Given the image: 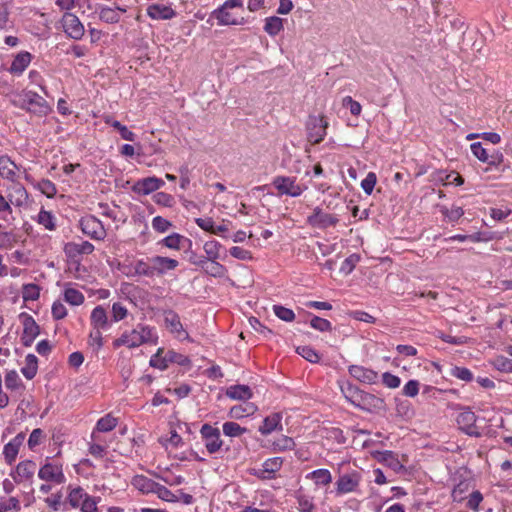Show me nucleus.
<instances>
[{
	"mask_svg": "<svg viewBox=\"0 0 512 512\" xmlns=\"http://www.w3.org/2000/svg\"><path fill=\"white\" fill-rule=\"evenodd\" d=\"M162 351V349H159L158 352L151 357L150 365L160 370H165L168 367V360H166V355L163 357L160 356Z\"/></svg>",
	"mask_w": 512,
	"mask_h": 512,
	"instance_id": "obj_61",
	"label": "nucleus"
},
{
	"mask_svg": "<svg viewBox=\"0 0 512 512\" xmlns=\"http://www.w3.org/2000/svg\"><path fill=\"white\" fill-rule=\"evenodd\" d=\"M61 22L65 33L69 37L75 40H79L83 37L84 26L76 15L66 12L62 17Z\"/></svg>",
	"mask_w": 512,
	"mask_h": 512,
	"instance_id": "obj_8",
	"label": "nucleus"
},
{
	"mask_svg": "<svg viewBox=\"0 0 512 512\" xmlns=\"http://www.w3.org/2000/svg\"><path fill=\"white\" fill-rule=\"evenodd\" d=\"M182 240H185V238L180 235V234H177V233H174L172 235H169L167 237H165L163 240H162V243L164 246L170 248V249H180V242Z\"/></svg>",
	"mask_w": 512,
	"mask_h": 512,
	"instance_id": "obj_56",
	"label": "nucleus"
},
{
	"mask_svg": "<svg viewBox=\"0 0 512 512\" xmlns=\"http://www.w3.org/2000/svg\"><path fill=\"white\" fill-rule=\"evenodd\" d=\"M106 123L110 124L113 128L117 129L122 139L127 141L135 140L136 135L132 131H130L125 125H122L119 121L114 120L110 122L109 120H107Z\"/></svg>",
	"mask_w": 512,
	"mask_h": 512,
	"instance_id": "obj_46",
	"label": "nucleus"
},
{
	"mask_svg": "<svg viewBox=\"0 0 512 512\" xmlns=\"http://www.w3.org/2000/svg\"><path fill=\"white\" fill-rule=\"evenodd\" d=\"M127 335L129 337V348H134L151 339V329L138 325L136 329H133Z\"/></svg>",
	"mask_w": 512,
	"mask_h": 512,
	"instance_id": "obj_17",
	"label": "nucleus"
},
{
	"mask_svg": "<svg viewBox=\"0 0 512 512\" xmlns=\"http://www.w3.org/2000/svg\"><path fill=\"white\" fill-rule=\"evenodd\" d=\"M281 419V413H273L270 416H267L259 427V432L262 435H268L275 430H282Z\"/></svg>",
	"mask_w": 512,
	"mask_h": 512,
	"instance_id": "obj_21",
	"label": "nucleus"
},
{
	"mask_svg": "<svg viewBox=\"0 0 512 512\" xmlns=\"http://www.w3.org/2000/svg\"><path fill=\"white\" fill-rule=\"evenodd\" d=\"M451 375L460 380L466 381V382H470L473 380L472 372L468 368H465V367L455 366L451 370Z\"/></svg>",
	"mask_w": 512,
	"mask_h": 512,
	"instance_id": "obj_55",
	"label": "nucleus"
},
{
	"mask_svg": "<svg viewBox=\"0 0 512 512\" xmlns=\"http://www.w3.org/2000/svg\"><path fill=\"white\" fill-rule=\"evenodd\" d=\"M360 261V255L359 254H351L349 257H347L342 265H341V268H340V271L342 273H344L345 275H348L350 274L355 266L357 265V263Z\"/></svg>",
	"mask_w": 512,
	"mask_h": 512,
	"instance_id": "obj_48",
	"label": "nucleus"
},
{
	"mask_svg": "<svg viewBox=\"0 0 512 512\" xmlns=\"http://www.w3.org/2000/svg\"><path fill=\"white\" fill-rule=\"evenodd\" d=\"M247 431L246 428L244 427H241L238 423L236 422H225L223 424V433L226 435V436H229V437H237V436H240L242 435L243 433H245Z\"/></svg>",
	"mask_w": 512,
	"mask_h": 512,
	"instance_id": "obj_43",
	"label": "nucleus"
},
{
	"mask_svg": "<svg viewBox=\"0 0 512 512\" xmlns=\"http://www.w3.org/2000/svg\"><path fill=\"white\" fill-rule=\"evenodd\" d=\"M328 122L324 116H310L307 121L308 140L313 144L320 143L325 135Z\"/></svg>",
	"mask_w": 512,
	"mask_h": 512,
	"instance_id": "obj_2",
	"label": "nucleus"
},
{
	"mask_svg": "<svg viewBox=\"0 0 512 512\" xmlns=\"http://www.w3.org/2000/svg\"><path fill=\"white\" fill-rule=\"evenodd\" d=\"M19 317L23 325L21 342L25 347H30L39 335L40 327L34 318L25 312L21 313Z\"/></svg>",
	"mask_w": 512,
	"mask_h": 512,
	"instance_id": "obj_4",
	"label": "nucleus"
},
{
	"mask_svg": "<svg viewBox=\"0 0 512 512\" xmlns=\"http://www.w3.org/2000/svg\"><path fill=\"white\" fill-rule=\"evenodd\" d=\"M226 395L235 400H248L252 397V391L247 385H234L226 390Z\"/></svg>",
	"mask_w": 512,
	"mask_h": 512,
	"instance_id": "obj_24",
	"label": "nucleus"
},
{
	"mask_svg": "<svg viewBox=\"0 0 512 512\" xmlns=\"http://www.w3.org/2000/svg\"><path fill=\"white\" fill-rule=\"evenodd\" d=\"M147 15L156 20H169L176 16V12L170 6L152 4L147 8Z\"/></svg>",
	"mask_w": 512,
	"mask_h": 512,
	"instance_id": "obj_19",
	"label": "nucleus"
},
{
	"mask_svg": "<svg viewBox=\"0 0 512 512\" xmlns=\"http://www.w3.org/2000/svg\"><path fill=\"white\" fill-rule=\"evenodd\" d=\"M255 410H256V406L251 403H247L245 405H242V404L235 405V406L231 407V409L229 411V416L234 419H239L244 416L253 414L255 412Z\"/></svg>",
	"mask_w": 512,
	"mask_h": 512,
	"instance_id": "obj_33",
	"label": "nucleus"
},
{
	"mask_svg": "<svg viewBox=\"0 0 512 512\" xmlns=\"http://www.w3.org/2000/svg\"><path fill=\"white\" fill-rule=\"evenodd\" d=\"M31 61L29 52H21L14 58L9 71L14 74H21Z\"/></svg>",
	"mask_w": 512,
	"mask_h": 512,
	"instance_id": "obj_26",
	"label": "nucleus"
},
{
	"mask_svg": "<svg viewBox=\"0 0 512 512\" xmlns=\"http://www.w3.org/2000/svg\"><path fill=\"white\" fill-rule=\"evenodd\" d=\"M493 366L501 372H512V359L504 356H497L493 362Z\"/></svg>",
	"mask_w": 512,
	"mask_h": 512,
	"instance_id": "obj_52",
	"label": "nucleus"
},
{
	"mask_svg": "<svg viewBox=\"0 0 512 512\" xmlns=\"http://www.w3.org/2000/svg\"><path fill=\"white\" fill-rule=\"evenodd\" d=\"M310 325L312 328L320 332L330 331L332 329L330 321L318 316H313L310 321Z\"/></svg>",
	"mask_w": 512,
	"mask_h": 512,
	"instance_id": "obj_53",
	"label": "nucleus"
},
{
	"mask_svg": "<svg viewBox=\"0 0 512 512\" xmlns=\"http://www.w3.org/2000/svg\"><path fill=\"white\" fill-rule=\"evenodd\" d=\"M419 382L417 380H409L403 387V395L407 397H415L419 393Z\"/></svg>",
	"mask_w": 512,
	"mask_h": 512,
	"instance_id": "obj_63",
	"label": "nucleus"
},
{
	"mask_svg": "<svg viewBox=\"0 0 512 512\" xmlns=\"http://www.w3.org/2000/svg\"><path fill=\"white\" fill-rule=\"evenodd\" d=\"M5 386L9 390L24 389V385L15 370H11L6 374Z\"/></svg>",
	"mask_w": 512,
	"mask_h": 512,
	"instance_id": "obj_39",
	"label": "nucleus"
},
{
	"mask_svg": "<svg viewBox=\"0 0 512 512\" xmlns=\"http://www.w3.org/2000/svg\"><path fill=\"white\" fill-rule=\"evenodd\" d=\"M171 226L172 223L161 216H156L152 220L153 229L159 233L166 232Z\"/></svg>",
	"mask_w": 512,
	"mask_h": 512,
	"instance_id": "obj_58",
	"label": "nucleus"
},
{
	"mask_svg": "<svg viewBox=\"0 0 512 512\" xmlns=\"http://www.w3.org/2000/svg\"><path fill=\"white\" fill-rule=\"evenodd\" d=\"M340 389L345 399L354 406H356L357 401L362 393V390H360L357 386L351 383H345L341 385Z\"/></svg>",
	"mask_w": 512,
	"mask_h": 512,
	"instance_id": "obj_28",
	"label": "nucleus"
},
{
	"mask_svg": "<svg viewBox=\"0 0 512 512\" xmlns=\"http://www.w3.org/2000/svg\"><path fill=\"white\" fill-rule=\"evenodd\" d=\"M376 182L377 177L375 173L369 172L365 179L362 180L361 187L366 194L370 195L375 187Z\"/></svg>",
	"mask_w": 512,
	"mask_h": 512,
	"instance_id": "obj_59",
	"label": "nucleus"
},
{
	"mask_svg": "<svg viewBox=\"0 0 512 512\" xmlns=\"http://www.w3.org/2000/svg\"><path fill=\"white\" fill-rule=\"evenodd\" d=\"M25 440V434L23 432L17 434L10 442H8L3 449V454L6 462L11 465L15 460L19 452V448Z\"/></svg>",
	"mask_w": 512,
	"mask_h": 512,
	"instance_id": "obj_16",
	"label": "nucleus"
},
{
	"mask_svg": "<svg viewBox=\"0 0 512 512\" xmlns=\"http://www.w3.org/2000/svg\"><path fill=\"white\" fill-rule=\"evenodd\" d=\"M86 495L87 493L81 487H76L70 491L67 500L73 508H77L80 507Z\"/></svg>",
	"mask_w": 512,
	"mask_h": 512,
	"instance_id": "obj_40",
	"label": "nucleus"
},
{
	"mask_svg": "<svg viewBox=\"0 0 512 512\" xmlns=\"http://www.w3.org/2000/svg\"><path fill=\"white\" fill-rule=\"evenodd\" d=\"M166 360H168V363H176L180 366H189L191 364V361L187 356L173 350L166 352Z\"/></svg>",
	"mask_w": 512,
	"mask_h": 512,
	"instance_id": "obj_45",
	"label": "nucleus"
},
{
	"mask_svg": "<svg viewBox=\"0 0 512 512\" xmlns=\"http://www.w3.org/2000/svg\"><path fill=\"white\" fill-rule=\"evenodd\" d=\"M82 232L94 240H103L106 237V230L102 222L95 216H86L80 220Z\"/></svg>",
	"mask_w": 512,
	"mask_h": 512,
	"instance_id": "obj_3",
	"label": "nucleus"
},
{
	"mask_svg": "<svg viewBox=\"0 0 512 512\" xmlns=\"http://www.w3.org/2000/svg\"><path fill=\"white\" fill-rule=\"evenodd\" d=\"M382 382L388 388H397L400 385V378L396 375H393L389 372H385L382 375Z\"/></svg>",
	"mask_w": 512,
	"mask_h": 512,
	"instance_id": "obj_64",
	"label": "nucleus"
},
{
	"mask_svg": "<svg viewBox=\"0 0 512 512\" xmlns=\"http://www.w3.org/2000/svg\"><path fill=\"white\" fill-rule=\"evenodd\" d=\"M90 319L95 329L104 328L108 323L106 310L100 305L93 309Z\"/></svg>",
	"mask_w": 512,
	"mask_h": 512,
	"instance_id": "obj_27",
	"label": "nucleus"
},
{
	"mask_svg": "<svg viewBox=\"0 0 512 512\" xmlns=\"http://www.w3.org/2000/svg\"><path fill=\"white\" fill-rule=\"evenodd\" d=\"M117 425V419L107 414L106 416L100 418L96 425V430L98 432H109L113 430Z\"/></svg>",
	"mask_w": 512,
	"mask_h": 512,
	"instance_id": "obj_36",
	"label": "nucleus"
},
{
	"mask_svg": "<svg viewBox=\"0 0 512 512\" xmlns=\"http://www.w3.org/2000/svg\"><path fill=\"white\" fill-rule=\"evenodd\" d=\"M53 219H54L53 215L46 210L42 209L38 214L39 224L43 225L48 230L55 229V224L53 222Z\"/></svg>",
	"mask_w": 512,
	"mask_h": 512,
	"instance_id": "obj_54",
	"label": "nucleus"
},
{
	"mask_svg": "<svg viewBox=\"0 0 512 512\" xmlns=\"http://www.w3.org/2000/svg\"><path fill=\"white\" fill-rule=\"evenodd\" d=\"M134 271L135 274L139 276H146V277H154V268L152 263V257L148 258L147 261L144 260H138L134 264Z\"/></svg>",
	"mask_w": 512,
	"mask_h": 512,
	"instance_id": "obj_29",
	"label": "nucleus"
},
{
	"mask_svg": "<svg viewBox=\"0 0 512 512\" xmlns=\"http://www.w3.org/2000/svg\"><path fill=\"white\" fill-rule=\"evenodd\" d=\"M296 352L311 363H317L320 360L318 352L310 346H299Z\"/></svg>",
	"mask_w": 512,
	"mask_h": 512,
	"instance_id": "obj_42",
	"label": "nucleus"
},
{
	"mask_svg": "<svg viewBox=\"0 0 512 512\" xmlns=\"http://www.w3.org/2000/svg\"><path fill=\"white\" fill-rule=\"evenodd\" d=\"M360 482V475L357 472L344 474L336 482L337 494H346L355 491Z\"/></svg>",
	"mask_w": 512,
	"mask_h": 512,
	"instance_id": "obj_13",
	"label": "nucleus"
},
{
	"mask_svg": "<svg viewBox=\"0 0 512 512\" xmlns=\"http://www.w3.org/2000/svg\"><path fill=\"white\" fill-rule=\"evenodd\" d=\"M152 263L155 275H163L168 270H174L178 266V261L163 256H153Z\"/></svg>",
	"mask_w": 512,
	"mask_h": 512,
	"instance_id": "obj_20",
	"label": "nucleus"
},
{
	"mask_svg": "<svg viewBox=\"0 0 512 512\" xmlns=\"http://www.w3.org/2000/svg\"><path fill=\"white\" fill-rule=\"evenodd\" d=\"M477 417L474 412L465 410L457 416L456 422L461 431L469 436L480 437L481 433L475 425Z\"/></svg>",
	"mask_w": 512,
	"mask_h": 512,
	"instance_id": "obj_9",
	"label": "nucleus"
},
{
	"mask_svg": "<svg viewBox=\"0 0 512 512\" xmlns=\"http://www.w3.org/2000/svg\"><path fill=\"white\" fill-rule=\"evenodd\" d=\"M132 484L136 489L146 494L155 493L156 487L158 485L157 482L142 475L135 476L133 478Z\"/></svg>",
	"mask_w": 512,
	"mask_h": 512,
	"instance_id": "obj_25",
	"label": "nucleus"
},
{
	"mask_svg": "<svg viewBox=\"0 0 512 512\" xmlns=\"http://www.w3.org/2000/svg\"><path fill=\"white\" fill-rule=\"evenodd\" d=\"M15 103L22 109L35 114H41L45 112L46 101L34 92H27L19 98Z\"/></svg>",
	"mask_w": 512,
	"mask_h": 512,
	"instance_id": "obj_5",
	"label": "nucleus"
},
{
	"mask_svg": "<svg viewBox=\"0 0 512 512\" xmlns=\"http://www.w3.org/2000/svg\"><path fill=\"white\" fill-rule=\"evenodd\" d=\"M378 461L384 463L395 472L405 469L404 465L399 461L397 455L392 451L377 452Z\"/></svg>",
	"mask_w": 512,
	"mask_h": 512,
	"instance_id": "obj_22",
	"label": "nucleus"
},
{
	"mask_svg": "<svg viewBox=\"0 0 512 512\" xmlns=\"http://www.w3.org/2000/svg\"><path fill=\"white\" fill-rule=\"evenodd\" d=\"M36 471V463L31 460L20 462L11 477L16 483H21L23 480H29L33 477Z\"/></svg>",
	"mask_w": 512,
	"mask_h": 512,
	"instance_id": "obj_14",
	"label": "nucleus"
},
{
	"mask_svg": "<svg viewBox=\"0 0 512 512\" xmlns=\"http://www.w3.org/2000/svg\"><path fill=\"white\" fill-rule=\"evenodd\" d=\"M40 296V288L37 284H25L22 288V297L24 301H35Z\"/></svg>",
	"mask_w": 512,
	"mask_h": 512,
	"instance_id": "obj_37",
	"label": "nucleus"
},
{
	"mask_svg": "<svg viewBox=\"0 0 512 512\" xmlns=\"http://www.w3.org/2000/svg\"><path fill=\"white\" fill-rule=\"evenodd\" d=\"M272 184L280 195L298 197L303 192V188L296 184V179L294 177L277 176L273 179Z\"/></svg>",
	"mask_w": 512,
	"mask_h": 512,
	"instance_id": "obj_6",
	"label": "nucleus"
},
{
	"mask_svg": "<svg viewBox=\"0 0 512 512\" xmlns=\"http://www.w3.org/2000/svg\"><path fill=\"white\" fill-rule=\"evenodd\" d=\"M17 165L8 157L0 156V175L10 181H15Z\"/></svg>",
	"mask_w": 512,
	"mask_h": 512,
	"instance_id": "obj_23",
	"label": "nucleus"
},
{
	"mask_svg": "<svg viewBox=\"0 0 512 512\" xmlns=\"http://www.w3.org/2000/svg\"><path fill=\"white\" fill-rule=\"evenodd\" d=\"M38 477L41 480L47 482H55L57 484H62L65 482L62 466L53 463H46L43 465L39 469Z\"/></svg>",
	"mask_w": 512,
	"mask_h": 512,
	"instance_id": "obj_11",
	"label": "nucleus"
},
{
	"mask_svg": "<svg viewBox=\"0 0 512 512\" xmlns=\"http://www.w3.org/2000/svg\"><path fill=\"white\" fill-rule=\"evenodd\" d=\"M200 434L209 454L220 451L223 441L221 440V434L218 428L212 427L210 424H204L200 429Z\"/></svg>",
	"mask_w": 512,
	"mask_h": 512,
	"instance_id": "obj_1",
	"label": "nucleus"
},
{
	"mask_svg": "<svg viewBox=\"0 0 512 512\" xmlns=\"http://www.w3.org/2000/svg\"><path fill=\"white\" fill-rule=\"evenodd\" d=\"M384 406L385 402L382 398L365 391H362L356 404V407L365 411L381 410Z\"/></svg>",
	"mask_w": 512,
	"mask_h": 512,
	"instance_id": "obj_12",
	"label": "nucleus"
},
{
	"mask_svg": "<svg viewBox=\"0 0 512 512\" xmlns=\"http://www.w3.org/2000/svg\"><path fill=\"white\" fill-rule=\"evenodd\" d=\"M348 371L353 378L365 384H374L378 378L377 372L359 365L349 366Z\"/></svg>",
	"mask_w": 512,
	"mask_h": 512,
	"instance_id": "obj_15",
	"label": "nucleus"
},
{
	"mask_svg": "<svg viewBox=\"0 0 512 512\" xmlns=\"http://www.w3.org/2000/svg\"><path fill=\"white\" fill-rule=\"evenodd\" d=\"M39 188L41 192L49 198L53 197L57 193L55 184L48 179H43L39 183Z\"/></svg>",
	"mask_w": 512,
	"mask_h": 512,
	"instance_id": "obj_62",
	"label": "nucleus"
},
{
	"mask_svg": "<svg viewBox=\"0 0 512 512\" xmlns=\"http://www.w3.org/2000/svg\"><path fill=\"white\" fill-rule=\"evenodd\" d=\"M282 463L283 461L280 457L269 458L263 463V468L256 471L254 475L261 479H271L281 468Z\"/></svg>",
	"mask_w": 512,
	"mask_h": 512,
	"instance_id": "obj_18",
	"label": "nucleus"
},
{
	"mask_svg": "<svg viewBox=\"0 0 512 512\" xmlns=\"http://www.w3.org/2000/svg\"><path fill=\"white\" fill-rule=\"evenodd\" d=\"M165 185V181L156 176L139 179L132 186V191L138 195H149Z\"/></svg>",
	"mask_w": 512,
	"mask_h": 512,
	"instance_id": "obj_7",
	"label": "nucleus"
},
{
	"mask_svg": "<svg viewBox=\"0 0 512 512\" xmlns=\"http://www.w3.org/2000/svg\"><path fill=\"white\" fill-rule=\"evenodd\" d=\"M161 500L167 502H178V497L168 488L158 483L155 493Z\"/></svg>",
	"mask_w": 512,
	"mask_h": 512,
	"instance_id": "obj_51",
	"label": "nucleus"
},
{
	"mask_svg": "<svg viewBox=\"0 0 512 512\" xmlns=\"http://www.w3.org/2000/svg\"><path fill=\"white\" fill-rule=\"evenodd\" d=\"M307 477L314 480L316 485H328L332 481L331 473L327 469L314 470Z\"/></svg>",
	"mask_w": 512,
	"mask_h": 512,
	"instance_id": "obj_35",
	"label": "nucleus"
},
{
	"mask_svg": "<svg viewBox=\"0 0 512 512\" xmlns=\"http://www.w3.org/2000/svg\"><path fill=\"white\" fill-rule=\"evenodd\" d=\"M64 299L71 305H81L84 302V295L77 289L67 288L64 291Z\"/></svg>",
	"mask_w": 512,
	"mask_h": 512,
	"instance_id": "obj_38",
	"label": "nucleus"
},
{
	"mask_svg": "<svg viewBox=\"0 0 512 512\" xmlns=\"http://www.w3.org/2000/svg\"><path fill=\"white\" fill-rule=\"evenodd\" d=\"M99 498L91 497L88 494L82 501L80 508L82 512H98L97 504Z\"/></svg>",
	"mask_w": 512,
	"mask_h": 512,
	"instance_id": "obj_57",
	"label": "nucleus"
},
{
	"mask_svg": "<svg viewBox=\"0 0 512 512\" xmlns=\"http://www.w3.org/2000/svg\"><path fill=\"white\" fill-rule=\"evenodd\" d=\"M99 18L106 23L114 24L119 22L120 15L113 8L102 7L99 12Z\"/></svg>",
	"mask_w": 512,
	"mask_h": 512,
	"instance_id": "obj_41",
	"label": "nucleus"
},
{
	"mask_svg": "<svg viewBox=\"0 0 512 512\" xmlns=\"http://www.w3.org/2000/svg\"><path fill=\"white\" fill-rule=\"evenodd\" d=\"M38 370V359L34 354L26 356V366L21 369L22 374L28 379H33Z\"/></svg>",
	"mask_w": 512,
	"mask_h": 512,
	"instance_id": "obj_32",
	"label": "nucleus"
},
{
	"mask_svg": "<svg viewBox=\"0 0 512 512\" xmlns=\"http://www.w3.org/2000/svg\"><path fill=\"white\" fill-rule=\"evenodd\" d=\"M471 151L473 155L480 160L481 162H487L488 161V153L485 148H483L482 144L480 142H475L471 144Z\"/></svg>",
	"mask_w": 512,
	"mask_h": 512,
	"instance_id": "obj_60",
	"label": "nucleus"
},
{
	"mask_svg": "<svg viewBox=\"0 0 512 512\" xmlns=\"http://www.w3.org/2000/svg\"><path fill=\"white\" fill-rule=\"evenodd\" d=\"M264 30L270 36H276L283 30V19L277 16L267 17L265 19Z\"/></svg>",
	"mask_w": 512,
	"mask_h": 512,
	"instance_id": "obj_30",
	"label": "nucleus"
},
{
	"mask_svg": "<svg viewBox=\"0 0 512 512\" xmlns=\"http://www.w3.org/2000/svg\"><path fill=\"white\" fill-rule=\"evenodd\" d=\"M338 221L339 219L336 216L324 213L319 207H316L313 211V214L307 218L309 225L319 229H326L330 226H335Z\"/></svg>",
	"mask_w": 512,
	"mask_h": 512,
	"instance_id": "obj_10",
	"label": "nucleus"
},
{
	"mask_svg": "<svg viewBox=\"0 0 512 512\" xmlns=\"http://www.w3.org/2000/svg\"><path fill=\"white\" fill-rule=\"evenodd\" d=\"M273 311L275 315L285 322H292L295 319V313L293 310L286 308L282 305H274Z\"/></svg>",
	"mask_w": 512,
	"mask_h": 512,
	"instance_id": "obj_47",
	"label": "nucleus"
},
{
	"mask_svg": "<svg viewBox=\"0 0 512 512\" xmlns=\"http://www.w3.org/2000/svg\"><path fill=\"white\" fill-rule=\"evenodd\" d=\"M221 244L215 240L207 241L204 244V251L209 260H217L219 258V249Z\"/></svg>",
	"mask_w": 512,
	"mask_h": 512,
	"instance_id": "obj_50",
	"label": "nucleus"
},
{
	"mask_svg": "<svg viewBox=\"0 0 512 512\" xmlns=\"http://www.w3.org/2000/svg\"><path fill=\"white\" fill-rule=\"evenodd\" d=\"M165 323L166 326L170 329L173 333H180L183 331V326L180 322V317L177 313H175L172 310L165 312Z\"/></svg>",
	"mask_w": 512,
	"mask_h": 512,
	"instance_id": "obj_34",
	"label": "nucleus"
},
{
	"mask_svg": "<svg viewBox=\"0 0 512 512\" xmlns=\"http://www.w3.org/2000/svg\"><path fill=\"white\" fill-rule=\"evenodd\" d=\"M228 8L221 6L219 9L213 12V16L218 20V22L222 25H238L241 24V21L236 20L230 12L227 11Z\"/></svg>",
	"mask_w": 512,
	"mask_h": 512,
	"instance_id": "obj_31",
	"label": "nucleus"
},
{
	"mask_svg": "<svg viewBox=\"0 0 512 512\" xmlns=\"http://www.w3.org/2000/svg\"><path fill=\"white\" fill-rule=\"evenodd\" d=\"M153 201L164 207H172L175 204V199L172 195L165 192H157L153 195Z\"/></svg>",
	"mask_w": 512,
	"mask_h": 512,
	"instance_id": "obj_49",
	"label": "nucleus"
},
{
	"mask_svg": "<svg viewBox=\"0 0 512 512\" xmlns=\"http://www.w3.org/2000/svg\"><path fill=\"white\" fill-rule=\"evenodd\" d=\"M204 271L210 276L221 277L225 273V267L216 260H210L207 265L204 266Z\"/></svg>",
	"mask_w": 512,
	"mask_h": 512,
	"instance_id": "obj_44",
	"label": "nucleus"
}]
</instances>
